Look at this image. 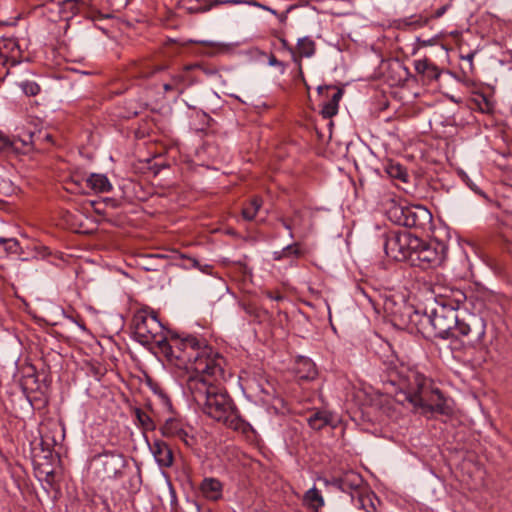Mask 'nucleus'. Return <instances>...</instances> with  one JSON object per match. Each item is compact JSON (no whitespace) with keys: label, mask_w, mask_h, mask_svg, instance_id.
<instances>
[{"label":"nucleus","mask_w":512,"mask_h":512,"mask_svg":"<svg viewBox=\"0 0 512 512\" xmlns=\"http://www.w3.org/2000/svg\"><path fill=\"white\" fill-rule=\"evenodd\" d=\"M194 355L191 362L183 366L192 372L186 387L193 401L213 420L233 430L245 432L248 424L241 418L234 401L223 386L226 380L224 357L209 345Z\"/></svg>","instance_id":"1"},{"label":"nucleus","mask_w":512,"mask_h":512,"mask_svg":"<svg viewBox=\"0 0 512 512\" xmlns=\"http://www.w3.org/2000/svg\"><path fill=\"white\" fill-rule=\"evenodd\" d=\"M135 339L142 345L156 344L170 360H176L179 367L191 362L203 347L208 344L205 339L193 335L172 334L168 339L164 334V326L154 311L138 310L132 320Z\"/></svg>","instance_id":"2"},{"label":"nucleus","mask_w":512,"mask_h":512,"mask_svg":"<svg viewBox=\"0 0 512 512\" xmlns=\"http://www.w3.org/2000/svg\"><path fill=\"white\" fill-rule=\"evenodd\" d=\"M384 309L399 328L410 333H420L425 338H435L430 310L421 313L404 301L396 303L392 300L385 301Z\"/></svg>","instance_id":"3"},{"label":"nucleus","mask_w":512,"mask_h":512,"mask_svg":"<svg viewBox=\"0 0 512 512\" xmlns=\"http://www.w3.org/2000/svg\"><path fill=\"white\" fill-rule=\"evenodd\" d=\"M384 309L399 328L410 333H420L425 338H435L430 310L421 313L404 301L396 303L392 300L385 301Z\"/></svg>","instance_id":"4"},{"label":"nucleus","mask_w":512,"mask_h":512,"mask_svg":"<svg viewBox=\"0 0 512 512\" xmlns=\"http://www.w3.org/2000/svg\"><path fill=\"white\" fill-rule=\"evenodd\" d=\"M387 216L393 223L409 227L423 229L432 220L430 211L421 205H405L391 201L387 209Z\"/></svg>","instance_id":"5"},{"label":"nucleus","mask_w":512,"mask_h":512,"mask_svg":"<svg viewBox=\"0 0 512 512\" xmlns=\"http://www.w3.org/2000/svg\"><path fill=\"white\" fill-rule=\"evenodd\" d=\"M391 383L398 386L400 393L409 401L413 406L415 399L420 398L432 384L433 381L427 378L424 374L411 368H402L397 371L394 378H391Z\"/></svg>","instance_id":"6"},{"label":"nucleus","mask_w":512,"mask_h":512,"mask_svg":"<svg viewBox=\"0 0 512 512\" xmlns=\"http://www.w3.org/2000/svg\"><path fill=\"white\" fill-rule=\"evenodd\" d=\"M420 245V238L406 231H392L386 235L384 250L387 256L396 261L412 257L413 251Z\"/></svg>","instance_id":"7"},{"label":"nucleus","mask_w":512,"mask_h":512,"mask_svg":"<svg viewBox=\"0 0 512 512\" xmlns=\"http://www.w3.org/2000/svg\"><path fill=\"white\" fill-rule=\"evenodd\" d=\"M94 474L101 481L120 478L126 466L125 457L115 451H105L93 459Z\"/></svg>","instance_id":"8"},{"label":"nucleus","mask_w":512,"mask_h":512,"mask_svg":"<svg viewBox=\"0 0 512 512\" xmlns=\"http://www.w3.org/2000/svg\"><path fill=\"white\" fill-rule=\"evenodd\" d=\"M485 328L484 320L474 314H468L462 318L458 315V323L455 325L451 337L459 338L467 345L475 346L482 341Z\"/></svg>","instance_id":"9"},{"label":"nucleus","mask_w":512,"mask_h":512,"mask_svg":"<svg viewBox=\"0 0 512 512\" xmlns=\"http://www.w3.org/2000/svg\"><path fill=\"white\" fill-rule=\"evenodd\" d=\"M446 258V247L440 243H427L420 239V245L413 251L411 261L423 269L441 265Z\"/></svg>","instance_id":"10"},{"label":"nucleus","mask_w":512,"mask_h":512,"mask_svg":"<svg viewBox=\"0 0 512 512\" xmlns=\"http://www.w3.org/2000/svg\"><path fill=\"white\" fill-rule=\"evenodd\" d=\"M430 317L435 338L447 339L452 336L455 325L458 323V313L445 306H434L430 309Z\"/></svg>","instance_id":"11"},{"label":"nucleus","mask_w":512,"mask_h":512,"mask_svg":"<svg viewBox=\"0 0 512 512\" xmlns=\"http://www.w3.org/2000/svg\"><path fill=\"white\" fill-rule=\"evenodd\" d=\"M420 398L415 399V408H420L424 413L432 412L448 415L452 409L441 391L432 384Z\"/></svg>","instance_id":"12"},{"label":"nucleus","mask_w":512,"mask_h":512,"mask_svg":"<svg viewBox=\"0 0 512 512\" xmlns=\"http://www.w3.org/2000/svg\"><path fill=\"white\" fill-rule=\"evenodd\" d=\"M160 432L164 437L180 440L187 447H193L196 443V439L191 433L192 428L177 417L166 419L164 424L160 427Z\"/></svg>","instance_id":"13"},{"label":"nucleus","mask_w":512,"mask_h":512,"mask_svg":"<svg viewBox=\"0 0 512 512\" xmlns=\"http://www.w3.org/2000/svg\"><path fill=\"white\" fill-rule=\"evenodd\" d=\"M0 59L4 66H15L24 59V51L18 39L4 37L0 40Z\"/></svg>","instance_id":"14"},{"label":"nucleus","mask_w":512,"mask_h":512,"mask_svg":"<svg viewBox=\"0 0 512 512\" xmlns=\"http://www.w3.org/2000/svg\"><path fill=\"white\" fill-rule=\"evenodd\" d=\"M150 451L160 468H170L174 463L171 447L161 439H155L149 444Z\"/></svg>","instance_id":"15"},{"label":"nucleus","mask_w":512,"mask_h":512,"mask_svg":"<svg viewBox=\"0 0 512 512\" xmlns=\"http://www.w3.org/2000/svg\"><path fill=\"white\" fill-rule=\"evenodd\" d=\"M362 477L360 474L350 470L343 473L340 477H334L331 480H324L325 485H332L343 492L349 490H356L362 484Z\"/></svg>","instance_id":"16"},{"label":"nucleus","mask_w":512,"mask_h":512,"mask_svg":"<svg viewBox=\"0 0 512 512\" xmlns=\"http://www.w3.org/2000/svg\"><path fill=\"white\" fill-rule=\"evenodd\" d=\"M316 46L315 42L308 37H304L298 40L297 48H289V52L292 57V61L297 64L299 74L302 76V64L301 60L303 57L309 58L315 54Z\"/></svg>","instance_id":"17"},{"label":"nucleus","mask_w":512,"mask_h":512,"mask_svg":"<svg viewBox=\"0 0 512 512\" xmlns=\"http://www.w3.org/2000/svg\"><path fill=\"white\" fill-rule=\"evenodd\" d=\"M446 294L438 293V302L435 306H445L451 308L454 311H458L461 304L466 300V295L460 289L453 288L452 290H446Z\"/></svg>","instance_id":"18"},{"label":"nucleus","mask_w":512,"mask_h":512,"mask_svg":"<svg viewBox=\"0 0 512 512\" xmlns=\"http://www.w3.org/2000/svg\"><path fill=\"white\" fill-rule=\"evenodd\" d=\"M200 490L206 499L217 501L222 497L223 486L218 479L210 477L202 481Z\"/></svg>","instance_id":"19"},{"label":"nucleus","mask_w":512,"mask_h":512,"mask_svg":"<svg viewBox=\"0 0 512 512\" xmlns=\"http://www.w3.org/2000/svg\"><path fill=\"white\" fill-rule=\"evenodd\" d=\"M84 181L87 190L96 193H105L112 190V184L104 174L92 173Z\"/></svg>","instance_id":"20"},{"label":"nucleus","mask_w":512,"mask_h":512,"mask_svg":"<svg viewBox=\"0 0 512 512\" xmlns=\"http://www.w3.org/2000/svg\"><path fill=\"white\" fill-rule=\"evenodd\" d=\"M414 66L417 73L424 75L430 80L438 79L440 76L438 67L427 58L415 61Z\"/></svg>","instance_id":"21"},{"label":"nucleus","mask_w":512,"mask_h":512,"mask_svg":"<svg viewBox=\"0 0 512 512\" xmlns=\"http://www.w3.org/2000/svg\"><path fill=\"white\" fill-rule=\"evenodd\" d=\"M13 143L16 144V148L14 149L15 154H27L33 150L35 145V134L28 132L23 136L14 137Z\"/></svg>","instance_id":"22"},{"label":"nucleus","mask_w":512,"mask_h":512,"mask_svg":"<svg viewBox=\"0 0 512 512\" xmlns=\"http://www.w3.org/2000/svg\"><path fill=\"white\" fill-rule=\"evenodd\" d=\"M303 502L308 508L316 512H318L325 504L323 496L315 487L305 492Z\"/></svg>","instance_id":"23"},{"label":"nucleus","mask_w":512,"mask_h":512,"mask_svg":"<svg viewBox=\"0 0 512 512\" xmlns=\"http://www.w3.org/2000/svg\"><path fill=\"white\" fill-rule=\"evenodd\" d=\"M192 4L188 7L191 13H202L210 10L216 4L236 2L235 0H189Z\"/></svg>","instance_id":"24"},{"label":"nucleus","mask_w":512,"mask_h":512,"mask_svg":"<svg viewBox=\"0 0 512 512\" xmlns=\"http://www.w3.org/2000/svg\"><path fill=\"white\" fill-rule=\"evenodd\" d=\"M430 21L429 16H424L422 14L418 15H412L410 17H406L403 19L398 20L397 27L398 28H407V27H413V28H421L426 26Z\"/></svg>","instance_id":"25"},{"label":"nucleus","mask_w":512,"mask_h":512,"mask_svg":"<svg viewBox=\"0 0 512 512\" xmlns=\"http://www.w3.org/2000/svg\"><path fill=\"white\" fill-rule=\"evenodd\" d=\"M134 416L138 422V425L146 431H153L156 429V424L152 417L141 408H134Z\"/></svg>","instance_id":"26"},{"label":"nucleus","mask_w":512,"mask_h":512,"mask_svg":"<svg viewBox=\"0 0 512 512\" xmlns=\"http://www.w3.org/2000/svg\"><path fill=\"white\" fill-rule=\"evenodd\" d=\"M184 81L185 77L183 74H173L170 78V81L163 84V89L165 93L175 92L177 95H180L184 90Z\"/></svg>","instance_id":"27"},{"label":"nucleus","mask_w":512,"mask_h":512,"mask_svg":"<svg viewBox=\"0 0 512 512\" xmlns=\"http://www.w3.org/2000/svg\"><path fill=\"white\" fill-rule=\"evenodd\" d=\"M385 170L387 174L393 179L400 180L401 182L404 183L408 181L409 175L407 173V170L397 162L391 161L387 163Z\"/></svg>","instance_id":"28"},{"label":"nucleus","mask_w":512,"mask_h":512,"mask_svg":"<svg viewBox=\"0 0 512 512\" xmlns=\"http://www.w3.org/2000/svg\"><path fill=\"white\" fill-rule=\"evenodd\" d=\"M331 421V415L326 411H317L308 418V423L311 428L320 430L328 425Z\"/></svg>","instance_id":"29"},{"label":"nucleus","mask_w":512,"mask_h":512,"mask_svg":"<svg viewBox=\"0 0 512 512\" xmlns=\"http://www.w3.org/2000/svg\"><path fill=\"white\" fill-rule=\"evenodd\" d=\"M262 199L260 197H253L249 204L242 209V216L245 220L251 221L255 218L259 209L262 206Z\"/></svg>","instance_id":"30"},{"label":"nucleus","mask_w":512,"mask_h":512,"mask_svg":"<svg viewBox=\"0 0 512 512\" xmlns=\"http://www.w3.org/2000/svg\"><path fill=\"white\" fill-rule=\"evenodd\" d=\"M0 247H3L4 252L8 254H19L21 247L15 238H0Z\"/></svg>","instance_id":"31"},{"label":"nucleus","mask_w":512,"mask_h":512,"mask_svg":"<svg viewBox=\"0 0 512 512\" xmlns=\"http://www.w3.org/2000/svg\"><path fill=\"white\" fill-rule=\"evenodd\" d=\"M330 90H333V94L330 97V101H332L335 105L339 107V101L341 100L343 96V91L340 88L332 87V86H319L318 87V93L320 95H325L326 97H329L328 92Z\"/></svg>","instance_id":"32"},{"label":"nucleus","mask_w":512,"mask_h":512,"mask_svg":"<svg viewBox=\"0 0 512 512\" xmlns=\"http://www.w3.org/2000/svg\"><path fill=\"white\" fill-rule=\"evenodd\" d=\"M16 144L13 143V138H9L3 132L0 131V153L11 154L14 152Z\"/></svg>","instance_id":"33"},{"label":"nucleus","mask_w":512,"mask_h":512,"mask_svg":"<svg viewBox=\"0 0 512 512\" xmlns=\"http://www.w3.org/2000/svg\"><path fill=\"white\" fill-rule=\"evenodd\" d=\"M337 113H338V106L335 105L332 101H330V99L323 103L322 109H321V114L324 118H326V119L332 118Z\"/></svg>","instance_id":"34"},{"label":"nucleus","mask_w":512,"mask_h":512,"mask_svg":"<svg viewBox=\"0 0 512 512\" xmlns=\"http://www.w3.org/2000/svg\"><path fill=\"white\" fill-rule=\"evenodd\" d=\"M20 87L27 96H35L40 92L39 85L34 81H24L20 83Z\"/></svg>","instance_id":"35"},{"label":"nucleus","mask_w":512,"mask_h":512,"mask_svg":"<svg viewBox=\"0 0 512 512\" xmlns=\"http://www.w3.org/2000/svg\"><path fill=\"white\" fill-rule=\"evenodd\" d=\"M281 253L286 255L287 257H295V258H298L302 255V252L299 248L298 243L290 244V245L284 247L281 250Z\"/></svg>","instance_id":"36"},{"label":"nucleus","mask_w":512,"mask_h":512,"mask_svg":"<svg viewBox=\"0 0 512 512\" xmlns=\"http://www.w3.org/2000/svg\"><path fill=\"white\" fill-rule=\"evenodd\" d=\"M187 260V264H185L186 267H195V268H198L199 270H201L202 272L204 273H207V274H211V270H212V266L211 265H204V266H200V263L197 259L195 258H192V257H186L185 258Z\"/></svg>","instance_id":"37"},{"label":"nucleus","mask_w":512,"mask_h":512,"mask_svg":"<svg viewBox=\"0 0 512 512\" xmlns=\"http://www.w3.org/2000/svg\"><path fill=\"white\" fill-rule=\"evenodd\" d=\"M453 287H445L441 284L435 283L431 286V294L434 299V303L436 304L438 302V293L439 294H446V290H452Z\"/></svg>","instance_id":"38"},{"label":"nucleus","mask_w":512,"mask_h":512,"mask_svg":"<svg viewBox=\"0 0 512 512\" xmlns=\"http://www.w3.org/2000/svg\"><path fill=\"white\" fill-rule=\"evenodd\" d=\"M86 177H82L80 175H74L72 176L71 180L72 182L79 187V189L83 192V193H88L87 191V187L85 185V180Z\"/></svg>","instance_id":"39"},{"label":"nucleus","mask_w":512,"mask_h":512,"mask_svg":"<svg viewBox=\"0 0 512 512\" xmlns=\"http://www.w3.org/2000/svg\"><path fill=\"white\" fill-rule=\"evenodd\" d=\"M298 215H299V212H295L294 217L291 219V221H288V220H286V219H284V218H282V219L280 220V221H281V223H282V225L284 226V228H285V229H287V230L289 231V235H290V237H291V238H293V237H294V236H293V233H292V226L294 225L295 220H296V218L298 217Z\"/></svg>","instance_id":"40"},{"label":"nucleus","mask_w":512,"mask_h":512,"mask_svg":"<svg viewBox=\"0 0 512 512\" xmlns=\"http://www.w3.org/2000/svg\"><path fill=\"white\" fill-rule=\"evenodd\" d=\"M268 63L270 66H277L281 68V72L283 73L285 71V64L281 61H279L273 54L270 55L268 59Z\"/></svg>","instance_id":"41"},{"label":"nucleus","mask_w":512,"mask_h":512,"mask_svg":"<svg viewBox=\"0 0 512 512\" xmlns=\"http://www.w3.org/2000/svg\"><path fill=\"white\" fill-rule=\"evenodd\" d=\"M447 9H448V5H444L440 8H438L433 15L429 16L430 20L438 19V18L442 17L446 13Z\"/></svg>","instance_id":"42"},{"label":"nucleus","mask_w":512,"mask_h":512,"mask_svg":"<svg viewBox=\"0 0 512 512\" xmlns=\"http://www.w3.org/2000/svg\"><path fill=\"white\" fill-rule=\"evenodd\" d=\"M159 399H160V401H161L163 406H165L169 410L171 409L172 404H171V401H170L169 397L166 394L161 393L159 395Z\"/></svg>","instance_id":"43"},{"label":"nucleus","mask_w":512,"mask_h":512,"mask_svg":"<svg viewBox=\"0 0 512 512\" xmlns=\"http://www.w3.org/2000/svg\"><path fill=\"white\" fill-rule=\"evenodd\" d=\"M267 297L272 299V300H276V301H279V300H282L283 299V296L279 293L277 294H273L272 292H267L266 293Z\"/></svg>","instance_id":"44"},{"label":"nucleus","mask_w":512,"mask_h":512,"mask_svg":"<svg viewBox=\"0 0 512 512\" xmlns=\"http://www.w3.org/2000/svg\"><path fill=\"white\" fill-rule=\"evenodd\" d=\"M435 43L434 39H428V40H422L421 45L422 46H431Z\"/></svg>","instance_id":"45"},{"label":"nucleus","mask_w":512,"mask_h":512,"mask_svg":"<svg viewBox=\"0 0 512 512\" xmlns=\"http://www.w3.org/2000/svg\"><path fill=\"white\" fill-rule=\"evenodd\" d=\"M283 258H288L286 255L282 254L281 251L274 252V259L275 260H281Z\"/></svg>","instance_id":"46"},{"label":"nucleus","mask_w":512,"mask_h":512,"mask_svg":"<svg viewBox=\"0 0 512 512\" xmlns=\"http://www.w3.org/2000/svg\"><path fill=\"white\" fill-rule=\"evenodd\" d=\"M281 41H282L283 47L289 51V48H291V47L288 45L287 41L284 39H282Z\"/></svg>","instance_id":"47"},{"label":"nucleus","mask_w":512,"mask_h":512,"mask_svg":"<svg viewBox=\"0 0 512 512\" xmlns=\"http://www.w3.org/2000/svg\"><path fill=\"white\" fill-rule=\"evenodd\" d=\"M473 57H474V54L472 53V54L467 55L466 59L471 62Z\"/></svg>","instance_id":"48"},{"label":"nucleus","mask_w":512,"mask_h":512,"mask_svg":"<svg viewBox=\"0 0 512 512\" xmlns=\"http://www.w3.org/2000/svg\"><path fill=\"white\" fill-rule=\"evenodd\" d=\"M193 67H195V65H186L184 67L185 70H191Z\"/></svg>","instance_id":"49"},{"label":"nucleus","mask_w":512,"mask_h":512,"mask_svg":"<svg viewBox=\"0 0 512 512\" xmlns=\"http://www.w3.org/2000/svg\"><path fill=\"white\" fill-rule=\"evenodd\" d=\"M163 69H164V67L159 66V67L156 68V71H160V70H163Z\"/></svg>","instance_id":"50"},{"label":"nucleus","mask_w":512,"mask_h":512,"mask_svg":"<svg viewBox=\"0 0 512 512\" xmlns=\"http://www.w3.org/2000/svg\"><path fill=\"white\" fill-rule=\"evenodd\" d=\"M46 139L50 141L51 140V136L49 134H47L46 135Z\"/></svg>","instance_id":"51"},{"label":"nucleus","mask_w":512,"mask_h":512,"mask_svg":"<svg viewBox=\"0 0 512 512\" xmlns=\"http://www.w3.org/2000/svg\"><path fill=\"white\" fill-rule=\"evenodd\" d=\"M367 512H373V511H367Z\"/></svg>","instance_id":"52"}]
</instances>
